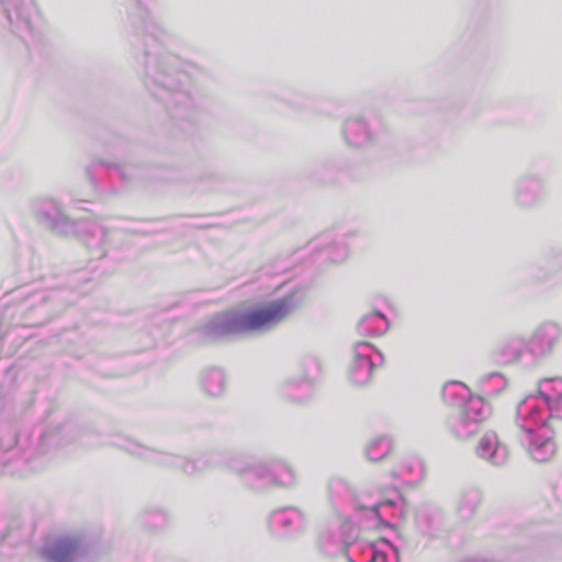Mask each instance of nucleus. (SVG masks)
Wrapping results in <instances>:
<instances>
[{"instance_id":"20e7f679","label":"nucleus","mask_w":562,"mask_h":562,"mask_svg":"<svg viewBox=\"0 0 562 562\" xmlns=\"http://www.w3.org/2000/svg\"><path fill=\"white\" fill-rule=\"evenodd\" d=\"M540 409L535 395L527 396L517 405L516 424L518 439L529 456L537 462H547L554 456L557 446L553 430L547 425V412Z\"/></svg>"},{"instance_id":"2f4dec72","label":"nucleus","mask_w":562,"mask_h":562,"mask_svg":"<svg viewBox=\"0 0 562 562\" xmlns=\"http://www.w3.org/2000/svg\"><path fill=\"white\" fill-rule=\"evenodd\" d=\"M202 189H214L215 184L220 181V177L215 173H205L200 177Z\"/></svg>"},{"instance_id":"f3484780","label":"nucleus","mask_w":562,"mask_h":562,"mask_svg":"<svg viewBox=\"0 0 562 562\" xmlns=\"http://www.w3.org/2000/svg\"><path fill=\"white\" fill-rule=\"evenodd\" d=\"M476 456L494 467H502L508 460V449L494 431L485 432L479 440Z\"/></svg>"},{"instance_id":"dca6fc26","label":"nucleus","mask_w":562,"mask_h":562,"mask_svg":"<svg viewBox=\"0 0 562 562\" xmlns=\"http://www.w3.org/2000/svg\"><path fill=\"white\" fill-rule=\"evenodd\" d=\"M540 404L541 413L547 412V419L555 416L562 419V379L550 378L539 382V396H535Z\"/></svg>"},{"instance_id":"7c9ffc66","label":"nucleus","mask_w":562,"mask_h":562,"mask_svg":"<svg viewBox=\"0 0 562 562\" xmlns=\"http://www.w3.org/2000/svg\"><path fill=\"white\" fill-rule=\"evenodd\" d=\"M123 181L130 182L139 175V169L135 166L125 165L119 168Z\"/></svg>"},{"instance_id":"c85d7f7f","label":"nucleus","mask_w":562,"mask_h":562,"mask_svg":"<svg viewBox=\"0 0 562 562\" xmlns=\"http://www.w3.org/2000/svg\"><path fill=\"white\" fill-rule=\"evenodd\" d=\"M274 486L291 487L296 483L294 470L283 461H272Z\"/></svg>"},{"instance_id":"ddd939ff","label":"nucleus","mask_w":562,"mask_h":562,"mask_svg":"<svg viewBox=\"0 0 562 562\" xmlns=\"http://www.w3.org/2000/svg\"><path fill=\"white\" fill-rule=\"evenodd\" d=\"M269 528L279 537H291L302 532L306 527L304 513L296 507H282L269 516Z\"/></svg>"},{"instance_id":"473e14b6","label":"nucleus","mask_w":562,"mask_h":562,"mask_svg":"<svg viewBox=\"0 0 562 562\" xmlns=\"http://www.w3.org/2000/svg\"><path fill=\"white\" fill-rule=\"evenodd\" d=\"M359 543H366L364 541H358V538L352 542V544H350L349 547V553L351 557L356 558V559H368V555L366 553L362 552L361 549L359 548H355L356 544H359Z\"/></svg>"},{"instance_id":"bb28decb","label":"nucleus","mask_w":562,"mask_h":562,"mask_svg":"<svg viewBox=\"0 0 562 562\" xmlns=\"http://www.w3.org/2000/svg\"><path fill=\"white\" fill-rule=\"evenodd\" d=\"M507 386L506 378L499 372L488 373L480 379L481 391L486 396H496Z\"/></svg>"},{"instance_id":"c756f323","label":"nucleus","mask_w":562,"mask_h":562,"mask_svg":"<svg viewBox=\"0 0 562 562\" xmlns=\"http://www.w3.org/2000/svg\"><path fill=\"white\" fill-rule=\"evenodd\" d=\"M345 524H351V522L348 521V520H344L340 524L339 532L337 535H330V533L322 535L319 542H321V547H322L323 551L326 554H329V555L344 554L347 558V552L346 551H338L337 550V552H333V553L327 551L329 548H334L335 549V548H337L339 546V542L344 538L342 527H344Z\"/></svg>"},{"instance_id":"1a4fd4ad","label":"nucleus","mask_w":562,"mask_h":562,"mask_svg":"<svg viewBox=\"0 0 562 562\" xmlns=\"http://www.w3.org/2000/svg\"><path fill=\"white\" fill-rule=\"evenodd\" d=\"M547 196L544 180L533 173L519 177L513 188V200L517 207L533 210L539 207Z\"/></svg>"},{"instance_id":"7ed1b4c3","label":"nucleus","mask_w":562,"mask_h":562,"mask_svg":"<svg viewBox=\"0 0 562 562\" xmlns=\"http://www.w3.org/2000/svg\"><path fill=\"white\" fill-rule=\"evenodd\" d=\"M443 401L452 408L446 418L449 432L458 439H468L477 432L480 424L491 415V406L482 396L470 395L468 387L457 381L442 387Z\"/></svg>"},{"instance_id":"9d476101","label":"nucleus","mask_w":562,"mask_h":562,"mask_svg":"<svg viewBox=\"0 0 562 562\" xmlns=\"http://www.w3.org/2000/svg\"><path fill=\"white\" fill-rule=\"evenodd\" d=\"M328 496L334 503L335 501H341L351 498L356 509L360 512H368L370 517L376 518L383 521L381 510L387 507H394L396 499L387 498L379 502H362L358 495H355L348 483L340 477H333L328 481Z\"/></svg>"},{"instance_id":"423d86ee","label":"nucleus","mask_w":562,"mask_h":562,"mask_svg":"<svg viewBox=\"0 0 562 562\" xmlns=\"http://www.w3.org/2000/svg\"><path fill=\"white\" fill-rule=\"evenodd\" d=\"M32 213L38 224L58 235L68 236L76 229V223L66 215L61 205L52 198L34 200Z\"/></svg>"},{"instance_id":"0eeeda50","label":"nucleus","mask_w":562,"mask_h":562,"mask_svg":"<svg viewBox=\"0 0 562 562\" xmlns=\"http://www.w3.org/2000/svg\"><path fill=\"white\" fill-rule=\"evenodd\" d=\"M299 373L286 382L284 393L294 402H303L311 395L310 387L322 373L319 359L313 355H306L299 362Z\"/></svg>"},{"instance_id":"c9c22d12","label":"nucleus","mask_w":562,"mask_h":562,"mask_svg":"<svg viewBox=\"0 0 562 562\" xmlns=\"http://www.w3.org/2000/svg\"><path fill=\"white\" fill-rule=\"evenodd\" d=\"M396 498H402L398 491H395Z\"/></svg>"},{"instance_id":"39448f33","label":"nucleus","mask_w":562,"mask_h":562,"mask_svg":"<svg viewBox=\"0 0 562 562\" xmlns=\"http://www.w3.org/2000/svg\"><path fill=\"white\" fill-rule=\"evenodd\" d=\"M112 445L119 446L131 453H137L151 462L162 467L179 469L187 475H195L209 469L217 467L222 461V456L216 452H210L199 460H189L181 456L169 454L161 451L150 450L128 439L112 441Z\"/></svg>"},{"instance_id":"a878e982","label":"nucleus","mask_w":562,"mask_h":562,"mask_svg":"<svg viewBox=\"0 0 562 562\" xmlns=\"http://www.w3.org/2000/svg\"><path fill=\"white\" fill-rule=\"evenodd\" d=\"M412 482H418L425 476V465L418 458H409L403 461L400 469L393 472L395 477H405Z\"/></svg>"},{"instance_id":"aec40b11","label":"nucleus","mask_w":562,"mask_h":562,"mask_svg":"<svg viewBox=\"0 0 562 562\" xmlns=\"http://www.w3.org/2000/svg\"><path fill=\"white\" fill-rule=\"evenodd\" d=\"M342 134L346 143L352 147H363L373 140L371 128L360 116L348 117L344 123Z\"/></svg>"},{"instance_id":"6e6552de","label":"nucleus","mask_w":562,"mask_h":562,"mask_svg":"<svg viewBox=\"0 0 562 562\" xmlns=\"http://www.w3.org/2000/svg\"><path fill=\"white\" fill-rule=\"evenodd\" d=\"M384 362L383 355L367 341H358L353 346V358L349 368L352 383L366 385L370 382L375 367Z\"/></svg>"},{"instance_id":"e433bc0d","label":"nucleus","mask_w":562,"mask_h":562,"mask_svg":"<svg viewBox=\"0 0 562 562\" xmlns=\"http://www.w3.org/2000/svg\"><path fill=\"white\" fill-rule=\"evenodd\" d=\"M394 555H395L396 562H398V558H397V552L396 551H394Z\"/></svg>"},{"instance_id":"f704fd0d","label":"nucleus","mask_w":562,"mask_h":562,"mask_svg":"<svg viewBox=\"0 0 562 562\" xmlns=\"http://www.w3.org/2000/svg\"><path fill=\"white\" fill-rule=\"evenodd\" d=\"M329 169L324 167L319 170V178H321V181H324V182H330V181H334V179H331L329 177Z\"/></svg>"},{"instance_id":"5701e85b","label":"nucleus","mask_w":562,"mask_h":562,"mask_svg":"<svg viewBox=\"0 0 562 562\" xmlns=\"http://www.w3.org/2000/svg\"><path fill=\"white\" fill-rule=\"evenodd\" d=\"M389 328V322L385 315L374 311L363 315L357 325V330L363 336H380Z\"/></svg>"},{"instance_id":"72a5a7b5","label":"nucleus","mask_w":562,"mask_h":562,"mask_svg":"<svg viewBox=\"0 0 562 562\" xmlns=\"http://www.w3.org/2000/svg\"><path fill=\"white\" fill-rule=\"evenodd\" d=\"M338 248H339L338 256H330V260L334 262L342 261L348 255L347 248L344 245H339Z\"/></svg>"},{"instance_id":"393cba45","label":"nucleus","mask_w":562,"mask_h":562,"mask_svg":"<svg viewBox=\"0 0 562 562\" xmlns=\"http://www.w3.org/2000/svg\"><path fill=\"white\" fill-rule=\"evenodd\" d=\"M201 385L210 396H220L226 387V376L222 369L210 368L203 371L201 375Z\"/></svg>"},{"instance_id":"4468645a","label":"nucleus","mask_w":562,"mask_h":562,"mask_svg":"<svg viewBox=\"0 0 562 562\" xmlns=\"http://www.w3.org/2000/svg\"><path fill=\"white\" fill-rule=\"evenodd\" d=\"M82 543L78 537L64 536L46 543L41 555L45 562H76L81 553Z\"/></svg>"},{"instance_id":"6ab92c4d","label":"nucleus","mask_w":562,"mask_h":562,"mask_svg":"<svg viewBox=\"0 0 562 562\" xmlns=\"http://www.w3.org/2000/svg\"><path fill=\"white\" fill-rule=\"evenodd\" d=\"M528 341L520 336L504 338L494 349L493 359L498 364H510L524 360L528 356Z\"/></svg>"},{"instance_id":"f257e3e1","label":"nucleus","mask_w":562,"mask_h":562,"mask_svg":"<svg viewBox=\"0 0 562 562\" xmlns=\"http://www.w3.org/2000/svg\"><path fill=\"white\" fill-rule=\"evenodd\" d=\"M128 16L133 27L144 35L145 86L166 104L175 119L191 120L194 104L189 91L190 76L181 69L182 63L177 56L162 52L171 41V34L151 16L140 0H134Z\"/></svg>"},{"instance_id":"4be33fe9","label":"nucleus","mask_w":562,"mask_h":562,"mask_svg":"<svg viewBox=\"0 0 562 562\" xmlns=\"http://www.w3.org/2000/svg\"><path fill=\"white\" fill-rule=\"evenodd\" d=\"M481 503V493L477 488L468 487L462 490L456 501V508L459 517L464 520L471 519Z\"/></svg>"},{"instance_id":"cd10ccee","label":"nucleus","mask_w":562,"mask_h":562,"mask_svg":"<svg viewBox=\"0 0 562 562\" xmlns=\"http://www.w3.org/2000/svg\"><path fill=\"white\" fill-rule=\"evenodd\" d=\"M393 443L386 436L379 437L369 442L366 454L370 461L376 462L384 459L392 450Z\"/></svg>"},{"instance_id":"a211bd4d","label":"nucleus","mask_w":562,"mask_h":562,"mask_svg":"<svg viewBox=\"0 0 562 562\" xmlns=\"http://www.w3.org/2000/svg\"><path fill=\"white\" fill-rule=\"evenodd\" d=\"M79 233L81 241L90 250L92 258L101 259L105 256L109 231L98 223L76 224L74 233Z\"/></svg>"},{"instance_id":"f8f14e48","label":"nucleus","mask_w":562,"mask_h":562,"mask_svg":"<svg viewBox=\"0 0 562 562\" xmlns=\"http://www.w3.org/2000/svg\"><path fill=\"white\" fill-rule=\"evenodd\" d=\"M227 467L241 477L244 484L255 491H266L274 486L272 462L244 464L233 460Z\"/></svg>"},{"instance_id":"b1692460","label":"nucleus","mask_w":562,"mask_h":562,"mask_svg":"<svg viewBox=\"0 0 562 562\" xmlns=\"http://www.w3.org/2000/svg\"><path fill=\"white\" fill-rule=\"evenodd\" d=\"M7 18L11 23H16L19 27L32 30L31 19L29 16L27 0H1Z\"/></svg>"},{"instance_id":"f03ea898","label":"nucleus","mask_w":562,"mask_h":562,"mask_svg":"<svg viewBox=\"0 0 562 562\" xmlns=\"http://www.w3.org/2000/svg\"><path fill=\"white\" fill-rule=\"evenodd\" d=\"M304 300L305 292L296 289L257 308L217 313L200 328L199 334L202 342L206 344L249 331H268L296 311Z\"/></svg>"},{"instance_id":"2eb2a0df","label":"nucleus","mask_w":562,"mask_h":562,"mask_svg":"<svg viewBox=\"0 0 562 562\" xmlns=\"http://www.w3.org/2000/svg\"><path fill=\"white\" fill-rule=\"evenodd\" d=\"M342 535L344 538L339 542V546L335 549L329 548L327 550L328 552L333 553L337 552V550L346 551L348 562H387L386 553L378 549L373 543H359L355 546V548L361 549L362 552L368 555V559H356L350 555L348 549L350 544H352V542L358 538V530L353 524H345L342 527Z\"/></svg>"},{"instance_id":"412c9836","label":"nucleus","mask_w":562,"mask_h":562,"mask_svg":"<svg viewBox=\"0 0 562 562\" xmlns=\"http://www.w3.org/2000/svg\"><path fill=\"white\" fill-rule=\"evenodd\" d=\"M416 527L424 536L436 538L443 528V515L434 508H423L416 515Z\"/></svg>"},{"instance_id":"9b49d317","label":"nucleus","mask_w":562,"mask_h":562,"mask_svg":"<svg viewBox=\"0 0 562 562\" xmlns=\"http://www.w3.org/2000/svg\"><path fill=\"white\" fill-rule=\"evenodd\" d=\"M562 338V327L554 322L540 324L528 340L527 351L532 360L550 356Z\"/></svg>"},{"instance_id":"4c0bfd02","label":"nucleus","mask_w":562,"mask_h":562,"mask_svg":"<svg viewBox=\"0 0 562 562\" xmlns=\"http://www.w3.org/2000/svg\"><path fill=\"white\" fill-rule=\"evenodd\" d=\"M558 498H559L560 501H562V499H561V497H560L559 495H558Z\"/></svg>"}]
</instances>
